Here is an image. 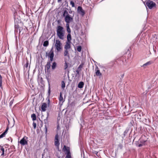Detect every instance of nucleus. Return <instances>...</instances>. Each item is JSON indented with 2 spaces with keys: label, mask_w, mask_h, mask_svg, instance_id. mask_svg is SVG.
I'll return each instance as SVG.
<instances>
[{
  "label": "nucleus",
  "mask_w": 158,
  "mask_h": 158,
  "mask_svg": "<svg viewBox=\"0 0 158 158\" xmlns=\"http://www.w3.org/2000/svg\"><path fill=\"white\" fill-rule=\"evenodd\" d=\"M56 34L59 38L61 40L64 39V35L63 27L60 26L57 27L56 30Z\"/></svg>",
  "instance_id": "obj_1"
},
{
  "label": "nucleus",
  "mask_w": 158,
  "mask_h": 158,
  "mask_svg": "<svg viewBox=\"0 0 158 158\" xmlns=\"http://www.w3.org/2000/svg\"><path fill=\"white\" fill-rule=\"evenodd\" d=\"M145 138V136H142L138 141L136 142V146L139 147H140L145 145L147 140L146 139H144Z\"/></svg>",
  "instance_id": "obj_2"
},
{
  "label": "nucleus",
  "mask_w": 158,
  "mask_h": 158,
  "mask_svg": "<svg viewBox=\"0 0 158 158\" xmlns=\"http://www.w3.org/2000/svg\"><path fill=\"white\" fill-rule=\"evenodd\" d=\"M145 5L147 6L149 9H152L153 7L156 6V5L155 3L150 0H148L145 2Z\"/></svg>",
  "instance_id": "obj_3"
},
{
  "label": "nucleus",
  "mask_w": 158,
  "mask_h": 158,
  "mask_svg": "<svg viewBox=\"0 0 158 158\" xmlns=\"http://www.w3.org/2000/svg\"><path fill=\"white\" fill-rule=\"evenodd\" d=\"M62 44L60 41L59 40H56V43L55 46L57 51L59 52L60 50L62 48Z\"/></svg>",
  "instance_id": "obj_4"
},
{
  "label": "nucleus",
  "mask_w": 158,
  "mask_h": 158,
  "mask_svg": "<svg viewBox=\"0 0 158 158\" xmlns=\"http://www.w3.org/2000/svg\"><path fill=\"white\" fill-rule=\"evenodd\" d=\"M28 138L27 137L24 136L21 139L19 142L23 146L27 145L28 141Z\"/></svg>",
  "instance_id": "obj_5"
},
{
  "label": "nucleus",
  "mask_w": 158,
  "mask_h": 158,
  "mask_svg": "<svg viewBox=\"0 0 158 158\" xmlns=\"http://www.w3.org/2000/svg\"><path fill=\"white\" fill-rule=\"evenodd\" d=\"M95 75L97 77H98L99 78H100L102 76L103 74L102 73L100 72L99 68L97 66H96L95 69Z\"/></svg>",
  "instance_id": "obj_6"
},
{
  "label": "nucleus",
  "mask_w": 158,
  "mask_h": 158,
  "mask_svg": "<svg viewBox=\"0 0 158 158\" xmlns=\"http://www.w3.org/2000/svg\"><path fill=\"white\" fill-rule=\"evenodd\" d=\"M48 53L46 52V55H48ZM48 57L50 58V60L51 61H52L53 60V57L54 56V52L52 50V49L51 50L50 52L48 53Z\"/></svg>",
  "instance_id": "obj_7"
},
{
  "label": "nucleus",
  "mask_w": 158,
  "mask_h": 158,
  "mask_svg": "<svg viewBox=\"0 0 158 158\" xmlns=\"http://www.w3.org/2000/svg\"><path fill=\"white\" fill-rule=\"evenodd\" d=\"M100 69L103 75L106 73V72L107 67L106 66L103 65H99Z\"/></svg>",
  "instance_id": "obj_8"
},
{
  "label": "nucleus",
  "mask_w": 158,
  "mask_h": 158,
  "mask_svg": "<svg viewBox=\"0 0 158 158\" xmlns=\"http://www.w3.org/2000/svg\"><path fill=\"white\" fill-rule=\"evenodd\" d=\"M60 145L59 141V135L57 134L55 137V145L57 147H59Z\"/></svg>",
  "instance_id": "obj_9"
},
{
  "label": "nucleus",
  "mask_w": 158,
  "mask_h": 158,
  "mask_svg": "<svg viewBox=\"0 0 158 158\" xmlns=\"http://www.w3.org/2000/svg\"><path fill=\"white\" fill-rule=\"evenodd\" d=\"M73 18L70 16V15L69 14L66 15L65 18V21L66 22L70 23V22L72 21Z\"/></svg>",
  "instance_id": "obj_10"
},
{
  "label": "nucleus",
  "mask_w": 158,
  "mask_h": 158,
  "mask_svg": "<svg viewBox=\"0 0 158 158\" xmlns=\"http://www.w3.org/2000/svg\"><path fill=\"white\" fill-rule=\"evenodd\" d=\"M77 11L81 16H83L85 14V12L82 7L81 6H78L77 7Z\"/></svg>",
  "instance_id": "obj_11"
},
{
  "label": "nucleus",
  "mask_w": 158,
  "mask_h": 158,
  "mask_svg": "<svg viewBox=\"0 0 158 158\" xmlns=\"http://www.w3.org/2000/svg\"><path fill=\"white\" fill-rule=\"evenodd\" d=\"M153 63L152 61L151 60L147 62L146 63L143 64L141 66L144 68H146L148 66H149Z\"/></svg>",
  "instance_id": "obj_12"
},
{
  "label": "nucleus",
  "mask_w": 158,
  "mask_h": 158,
  "mask_svg": "<svg viewBox=\"0 0 158 158\" xmlns=\"http://www.w3.org/2000/svg\"><path fill=\"white\" fill-rule=\"evenodd\" d=\"M19 25H18V23H17V21L16 20H15V34L16 33V32H18V29H19Z\"/></svg>",
  "instance_id": "obj_13"
},
{
  "label": "nucleus",
  "mask_w": 158,
  "mask_h": 158,
  "mask_svg": "<svg viewBox=\"0 0 158 158\" xmlns=\"http://www.w3.org/2000/svg\"><path fill=\"white\" fill-rule=\"evenodd\" d=\"M64 56H66L69 59L70 58L69 54V53L68 50L64 49Z\"/></svg>",
  "instance_id": "obj_14"
},
{
  "label": "nucleus",
  "mask_w": 158,
  "mask_h": 158,
  "mask_svg": "<svg viewBox=\"0 0 158 158\" xmlns=\"http://www.w3.org/2000/svg\"><path fill=\"white\" fill-rule=\"evenodd\" d=\"M68 43V42H66V44L64 46V49H66L69 50L71 48L70 43Z\"/></svg>",
  "instance_id": "obj_15"
},
{
  "label": "nucleus",
  "mask_w": 158,
  "mask_h": 158,
  "mask_svg": "<svg viewBox=\"0 0 158 158\" xmlns=\"http://www.w3.org/2000/svg\"><path fill=\"white\" fill-rule=\"evenodd\" d=\"M63 150L64 152H66V154H67L69 152H70V149L69 147H67L66 146L64 145L63 148Z\"/></svg>",
  "instance_id": "obj_16"
},
{
  "label": "nucleus",
  "mask_w": 158,
  "mask_h": 158,
  "mask_svg": "<svg viewBox=\"0 0 158 158\" xmlns=\"http://www.w3.org/2000/svg\"><path fill=\"white\" fill-rule=\"evenodd\" d=\"M29 65V63L28 60H27L26 64L24 65V69L25 72H26L28 69V71H29V68H28V66Z\"/></svg>",
  "instance_id": "obj_17"
},
{
  "label": "nucleus",
  "mask_w": 158,
  "mask_h": 158,
  "mask_svg": "<svg viewBox=\"0 0 158 158\" xmlns=\"http://www.w3.org/2000/svg\"><path fill=\"white\" fill-rule=\"evenodd\" d=\"M47 107V104L45 103H44L42 104L41 106V110L43 111H45L46 110V108Z\"/></svg>",
  "instance_id": "obj_18"
},
{
  "label": "nucleus",
  "mask_w": 158,
  "mask_h": 158,
  "mask_svg": "<svg viewBox=\"0 0 158 158\" xmlns=\"http://www.w3.org/2000/svg\"><path fill=\"white\" fill-rule=\"evenodd\" d=\"M67 42L68 43H71V40L72 39L70 33H69L67 35Z\"/></svg>",
  "instance_id": "obj_19"
},
{
  "label": "nucleus",
  "mask_w": 158,
  "mask_h": 158,
  "mask_svg": "<svg viewBox=\"0 0 158 158\" xmlns=\"http://www.w3.org/2000/svg\"><path fill=\"white\" fill-rule=\"evenodd\" d=\"M50 68V61L48 62L45 66V69H46L48 71Z\"/></svg>",
  "instance_id": "obj_20"
},
{
  "label": "nucleus",
  "mask_w": 158,
  "mask_h": 158,
  "mask_svg": "<svg viewBox=\"0 0 158 158\" xmlns=\"http://www.w3.org/2000/svg\"><path fill=\"white\" fill-rule=\"evenodd\" d=\"M84 85V83L83 81H81L78 83L77 87L79 88H82L83 87Z\"/></svg>",
  "instance_id": "obj_21"
},
{
  "label": "nucleus",
  "mask_w": 158,
  "mask_h": 158,
  "mask_svg": "<svg viewBox=\"0 0 158 158\" xmlns=\"http://www.w3.org/2000/svg\"><path fill=\"white\" fill-rule=\"evenodd\" d=\"M61 87L62 89V90H64V88L65 87V83H64V81H62L61 82Z\"/></svg>",
  "instance_id": "obj_22"
},
{
  "label": "nucleus",
  "mask_w": 158,
  "mask_h": 158,
  "mask_svg": "<svg viewBox=\"0 0 158 158\" xmlns=\"http://www.w3.org/2000/svg\"><path fill=\"white\" fill-rule=\"evenodd\" d=\"M56 62H54L52 63V69L54 70L56 68Z\"/></svg>",
  "instance_id": "obj_23"
},
{
  "label": "nucleus",
  "mask_w": 158,
  "mask_h": 158,
  "mask_svg": "<svg viewBox=\"0 0 158 158\" xmlns=\"http://www.w3.org/2000/svg\"><path fill=\"white\" fill-rule=\"evenodd\" d=\"M2 77L0 74V87L1 89L2 88Z\"/></svg>",
  "instance_id": "obj_24"
},
{
  "label": "nucleus",
  "mask_w": 158,
  "mask_h": 158,
  "mask_svg": "<svg viewBox=\"0 0 158 158\" xmlns=\"http://www.w3.org/2000/svg\"><path fill=\"white\" fill-rule=\"evenodd\" d=\"M31 118L32 119V120L33 121H35L36 119V115L35 114H33L31 115Z\"/></svg>",
  "instance_id": "obj_25"
},
{
  "label": "nucleus",
  "mask_w": 158,
  "mask_h": 158,
  "mask_svg": "<svg viewBox=\"0 0 158 158\" xmlns=\"http://www.w3.org/2000/svg\"><path fill=\"white\" fill-rule=\"evenodd\" d=\"M48 40H46L44 42L43 45L44 47H47L48 45Z\"/></svg>",
  "instance_id": "obj_26"
},
{
  "label": "nucleus",
  "mask_w": 158,
  "mask_h": 158,
  "mask_svg": "<svg viewBox=\"0 0 158 158\" xmlns=\"http://www.w3.org/2000/svg\"><path fill=\"white\" fill-rule=\"evenodd\" d=\"M69 14H68L67 11L66 10H65L63 12V17H65V16H66V15H69Z\"/></svg>",
  "instance_id": "obj_27"
},
{
  "label": "nucleus",
  "mask_w": 158,
  "mask_h": 158,
  "mask_svg": "<svg viewBox=\"0 0 158 158\" xmlns=\"http://www.w3.org/2000/svg\"><path fill=\"white\" fill-rule=\"evenodd\" d=\"M82 49V47L81 46H79L77 47V51L79 52H81Z\"/></svg>",
  "instance_id": "obj_28"
},
{
  "label": "nucleus",
  "mask_w": 158,
  "mask_h": 158,
  "mask_svg": "<svg viewBox=\"0 0 158 158\" xmlns=\"http://www.w3.org/2000/svg\"><path fill=\"white\" fill-rule=\"evenodd\" d=\"M66 154V157L67 158H71V153L70 152H69Z\"/></svg>",
  "instance_id": "obj_29"
},
{
  "label": "nucleus",
  "mask_w": 158,
  "mask_h": 158,
  "mask_svg": "<svg viewBox=\"0 0 158 158\" xmlns=\"http://www.w3.org/2000/svg\"><path fill=\"white\" fill-rule=\"evenodd\" d=\"M59 100L61 101H63V97L62 96L61 93H60V94Z\"/></svg>",
  "instance_id": "obj_30"
},
{
  "label": "nucleus",
  "mask_w": 158,
  "mask_h": 158,
  "mask_svg": "<svg viewBox=\"0 0 158 158\" xmlns=\"http://www.w3.org/2000/svg\"><path fill=\"white\" fill-rule=\"evenodd\" d=\"M70 4L72 6V7H75V4L73 1H71L70 2Z\"/></svg>",
  "instance_id": "obj_31"
},
{
  "label": "nucleus",
  "mask_w": 158,
  "mask_h": 158,
  "mask_svg": "<svg viewBox=\"0 0 158 158\" xmlns=\"http://www.w3.org/2000/svg\"><path fill=\"white\" fill-rule=\"evenodd\" d=\"M6 134L3 132L0 135V139L2 138L3 137L5 136Z\"/></svg>",
  "instance_id": "obj_32"
},
{
  "label": "nucleus",
  "mask_w": 158,
  "mask_h": 158,
  "mask_svg": "<svg viewBox=\"0 0 158 158\" xmlns=\"http://www.w3.org/2000/svg\"><path fill=\"white\" fill-rule=\"evenodd\" d=\"M76 76H79L80 72L78 70H76Z\"/></svg>",
  "instance_id": "obj_33"
},
{
  "label": "nucleus",
  "mask_w": 158,
  "mask_h": 158,
  "mask_svg": "<svg viewBox=\"0 0 158 158\" xmlns=\"http://www.w3.org/2000/svg\"><path fill=\"white\" fill-rule=\"evenodd\" d=\"M44 129H45V134H46L47 132L48 128H47V126L46 125V124H45V125Z\"/></svg>",
  "instance_id": "obj_34"
},
{
  "label": "nucleus",
  "mask_w": 158,
  "mask_h": 158,
  "mask_svg": "<svg viewBox=\"0 0 158 158\" xmlns=\"http://www.w3.org/2000/svg\"><path fill=\"white\" fill-rule=\"evenodd\" d=\"M64 69H66L68 67V64L67 62L65 61V63H64Z\"/></svg>",
  "instance_id": "obj_35"
},
{
  "label": "nucleus",
  "mask_w": 158,
  "mask_h": 158,
  "mask_svg": "<svg viewBox=\"0 0 158 158\" xmlns=\"http://www.w3.org/2000/svg\"><path fill=\"white\" fill-rule=\"evenodd\" d=\"M15 20H16L17 23H18V24L19 23H20L21 22L20 20L19 19H16L15 18Z\"/></svg>",
  "instance_id": "obj_36"
},
{
  "label": "nucleus",
  "mask_w": 158,
  "mask_h": 158,
  "mask_svg": "<svg viewBox=\"0 0 158 158\" xmlns=\"http://www.w3.org/2000/svg\"><path fill=\"white\" fill-rule=\"evenodd\" d=\"M67 30L68 33H70L71 32V30L69 27L67 28Z\"/></svg>",
  "instance_id": "obj_37"
},
{
  "label": "nucleus",
  "mask_w": 158,
  "mask_h": 158,
  "mask_svg": "<svg viewBox=\"0 0 158 158\" xmlns=\"http://www.w3.org/2000/svg\"><path fill=\"white\" fill-rule=\"evenodd\" d=\"M0 147L1 148L0 149V151H2V152L4 151V149L2 146H0Z\"/></svg>",
  "instance_id": "obj_38"
},
{
  "label": "nucleus",
  "mask_w": 158,
  "mask_h": 158,
  "mask_svg": "<svg viewBox=\"0 0 158 158\" xmlns=\"http://www.w3.org/2000/svg\"><path fill=\"white\" fill-rule=\"evenodd\" d=\"M128 129H126L125 131H124V136H125V135H126V134H127L128 132Z\"/></svg>",
  "instance_id": "obj_39"
},
{
  "label": "nucleus",
  "mask_w": 158,
  "mask_h": 158,
  "mask_svg": "<svg viewBox=\"0 0 158 158\" xmlns=\"http://www.w3.org/2000/svg\"><path fill=\"white\" fill-rule=\"evenodd\" d=\"M33 126L34 128L35 129L36 126V123L34 122L33 123Z\"/></svg>",
  "instance_id": "obj_40"
},
{
  "label": "nucleus",
  "mask_w": 158,
  "mask_h": 158,
  "mask_svg": "<svg viewBox=\"0 0 158 158\" xmlns=\"http://www.w3.org/2000/svg\"><path fill=\"white\" fill-rule=\"evenodd\" d=\"M9 129V128L8 127H7L6 128V129L5 130V131L3 132L4 133H5L6 134L7 133V132L8 131V130Z\"/></svg>",
  "instance_id": "obj_41"
},
{
  "label": "nucleus",
  "mask_w": 158,
  "mask_h": 158,
  "mask_svg": "<svg viewBox=\"0 0 158 158\" xmlns=\"http://www.w3.org/2000/svg\"><path fill=\"white\" fill-rule=\"evenodd\" d=\"M93 153L94 154H96L98 157L99 156L98 155V152L96 151H94L93 152Z\"/></svg>",
  "instance_id": "obj_42"
},
{
  "label": "nucleus",
  "mask_w": 158,
  "mask_h": 158,
  "mask_svg": "<svg viewBox=\"0 0 158 158\" xmlns=\"http://www.w3.org/2000/svg\"><path fill=\"white\" fill-rule=\"evenodd\" d=\"M66 28L69 27V23H68L67 22H66Z\"/></svg>",
  "instance_id": "obj_43"
},
{
  "label": "nucleus",
  "mask_w": 158,
  "mask_h": 158,
  "mask_svg": "<svg viewBox=\"0 0 158 158\" xmlns=\"http://www.w3.org/2000/svg\"><path fill=\"white\" fill-rule=\"evenodd\" d=\"M118 147L120 149H122L123 146L122 144H120L118 145Z\"/></svg>",
  "instance_id": "obj_44"
},
{
  "label": "nucleus",
  "mask_w": 158,
  "mask_h": 158,
  "mask_svg": "<svg viewBox=\"0 0 158 158\" xmlns=\"http://www.w3.org/2000/svg\"><path fill=\"white\" fill-rule=\"evenodd\" d=\"M50 92H51L50 88V87H49V88H48V93L49 95L50 94Z\"/></svg>",
  "instance_id": "obj_45"
},
{
  "label": "nucleus",
  "mask_w": 158,
  "mask_h": 158,
  "mask_svg": "<svg viewBox=\"0 0 158 158\" xmlns=\"http://www.w3.org/2000/svg\"><path fill=\"white\" fill-rule=\"evenodd\" d=\"M82 67V65L81 64L78 67V69H79V68H81Z\"/></svg>",
  "instance_id": "obj_46"
},
{
  "label": "nucleus",
  "mask_w": 158,
  "mask_h": 158,
  "mask_svg": "<svg viewBox=\"0 0 158 158\" xmlns=\"http://www.w3.org/2000/svg\"><path fill=\"white\" fill-rule=\"evenodd\" d=\"M4 155V151H3L2 152V153L1 154V156H3Z\"/></svg>",
  "instance_id": "obj_47"
},
{
  "label": "nucleus",
  "mask_w": 158,
  "mask_h": 158,
  "mask_svg": "<svg viewBox=\"0 0 158 158\" xmlns=\"http://www.w3.org/2000/svg\"><path fill=\"white\" fill-rule=\"evenodd\" d=\"M124 76V74H122L121 75V78H123V77Z\"/></svg>",
  "instance_id": "obj_48"
},
{
  "label": "nucleus",
  "mask_w": 158,
  "mask_h": 158,
  "mask_svg": "<svg viewBox=\"0 0 158 158\" xmlns=\"http://www.w3.org/2000/svg\"><path fill=\"white\" fill-rule=\"evenodd\" d=\"M60 128V127L59 126V124L57 125V129L59 130V129Z\"/></svg>",
  "instance_id": "obj_49"
},
{
  "label": "nucleus",
  "mask_w": 158,
  "mask_h": 158,
  "mask_svg": "<svg viewBox=\"0 0 158 158\" xmlns=\"http://www.w3.org/2000/svg\"><path fill=\"white\" fill-rule=\"evenodd\" d=\"M131 55L130 53L128 54V57L129 56L130 57H131Z\"/></svg>",
  "instance_id": "obj_50"
},
{
  "label": "nucleus",
  "mask_w": 158,
  "mask_h": 158,
  "mask_svg": "<svg viewBox=\"0 0 158 158\" xmlns=\"http://www.w3.org/2000/svg\"><path fill=\"white\" fill-rule=\"evenodd\" d=\"M61 0H58L57 2H61Z\"/></svg>",
  "instance_id": "obj_51"
},
{
  "label": "nucleus",
  "mask_w": 158,
  "mask_h": 158,
  "mask_svg": "<svg viewBox=\"0 0 158 158\" xmlns=\"http://www.w3.org/2000/svg\"><path fill=\"white\" fill-rule=\"evenodd\" d=\"M10 138V139H11V142H12V139L11 138Z\"/></svg>",
  "instance_id": "obj_52"
},
{
  "label": "nucleus",
  "mask_w": 158,
  "mask_h": 158,
  "mask_svg": "<svg viewBox=\"0 0 158 158\" xmlns=\"http://www.w3.org/2000/svg\"><path fill=\"white\" fill-rule=\"evenodd\" d=\"M19 32H20V29H19Z\"/></svg>",
  "instance_id": "obj_53"
},
{
  "label": "nucleus",
  "mask_w": 158,
  "mask_h": 158,
  "mask_svg": "<svg viewBox=\"0 0 158 158\" xmlns=\"http://www.w3.org/2000/svg\"><path fill=\"white\" fill-rule=\"evenodd\" d=\"M11 102H10V103H11V104H12V103H11Z\"/></svg>",
  "instance_id": "obj_54"
},
{
  "label": "nucleus",
  "mask_w": 158,
  "mask_h": 158,
  "mask_svg": "<svg viewBox=\"0 0 158 158\" xmlns=\"http://www.w3.org/2000/svg\"><path fill=\"white\" fill-rule=\"evenodd\" d=\"M11 102H10V103H11V104H12V103H11Z\"/></svg>",
  "instance_id": "obj_55"
},
{
  "label": "nucleus",
  "mask_w": 158,
  "mask_h": 158,
  "mask_svg": "<svg viewBox=\"0 0 158 158\" xmlns=\"http://www.w3.org/2000/svg\"><path fill=\"white\" fill-rule=\"evenodd\" d=\"M48 102H49V99H48Z\"/></svg>",
  "instance_id": "obj_56"
}]
</instances>
